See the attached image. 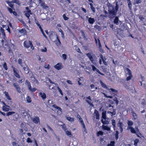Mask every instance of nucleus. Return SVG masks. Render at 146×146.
Instances as JSON below:
<instances>
[{
    "label": "nucleus",
    "mask_w": 146,
    "mask_h": 146,
    "mask_svg": "<svg viewBox=\"0 0 146 146\" xmlns=\"http://www.w3.org/2000/svg\"><path fill=\"white\" fill-rule=\"evenodd\" d=\"M127 123L128 124V127L127 128H128L129 127H132L131 126L133 124V121L131 120H127Z\"/></svg>",
    "instance_id": "obj_24"
},
{
    "label": "nucleus",
    "mask_w": 146,
    "mask_h": 146,
    "mask_svg": "<svg viewBox=\"0 0 146 146\" xmlns=\"http://www.w3.org/2000/svg\"><path fill=\"white\" fill-rule=\"evenodd\" d=\"M90 8H91L92 11H93V13H95V8H94L93 6L91 7Z\"/></svg>",
    "instance_id": "obj_64"
},
{
    "label": "nucleus",
    "mask_w": 146,
    "mask_h": 146,
    "mask_svg": "<svg viewBox=\"0 0 146 146\" xmlns=\"http://www.w3.org/2000/svg\"><path fill=\"white\" fill-rule=\"evenodd\" d=\"M139 140L138 139H136L134 141V145L135 146H137V143L139 142Z\"/></svg>",
    "instance_id": "obj_56"
},
{
    "label": "nucleus",
    "mask_w": 146,
    "mask_h": 146,
    "mask_svg": "<svg viewBox=\"0 0 146 146\" xmlns=\"http://www.w3.org/2000/svg\"><path fill=\"white\" fill-rule=\"evenodd\" d=\"M18 63L20 64L21 67L22 66V65H25V63H22V61L21 59H19L18 61Z\"/></svg>",
    "instance_id": "obj_30"
},
{
    "label": "nucleus",
    "mask_w": 146,
    "mask_h": 146,
    "mask_svg": "<svg viewBox=\"0 0 146 146\" xmlns=\"http://www.w3.org/2000/svg\"><path fill=\"white\" fill-rule=\"evenodd\" d=\"M15 113V112H13V111H9V112H7V113H6V115L7 116H9L10 115H12L13 114H14Z\"/></svg>",
    "instance_id": "obj_41"
},
{
    "label": "nucleus",
    "mask_w": 146,
    "mask_h": 146,
    "mask_svg": "<svg viewBox=\"0 0 146 146\" xmlns=\"http://www.w3.org/2000/svg\"><path fill=\"white\" fill-rule=\"evenodd\" d=\"M141 104L143 106L146 105V98L142 100Z\"/></svg>",
    "instance_id": "obj_32"
},
{
    "label": "nucleus",
    "mask_w": 146,
    "mask_h": 146,
    "mask_svg": "<svg viewBox=\"0 0 146 146\" xmlns=\"http://www.w3.org/2000/svg\"><path fill=\"white\" fill-rule=\"evenodd\" d=\"M30 78L31 80L35 83H37L38 82V80L35 78L33 75L31 76Z\"/></svg>",
    "instance_id": "obj_31"
},
{
    "label": "nucleus",
    "mask_w": 146,
    "mask_h": 146,
    "mask_svg": "<svg viewBox=\"0 0 146 146\" xmlns=\"http://www.w3.org/2000/svg\"><path fill=\"white\" fill-rule=\"evenodd\" d=\"M62 57L64 60H65L67 58L66 55L65 54H63L62 55Z\"/></svg>",
    "instance_id": "obj_59"
},
{
    "label": "nucleus",
    "mask_w": 146,
    "mask_h": 146,
    "mask_svg": "<svg viewBox=\"0 0 146 146\" xmlns=\"http://www.w3.org/2000/svg\"><path fill=\"white\" fill-rule=\"evenodd\" d=\"M98 44L99 47H101V44L100 40L98 38Z\"/></svg>",
    "instance_id": "obj_62"
},
{
    "label": "nucleus",
    "mask_w": 146,
    "mask_h": 146,
    "mask_svg": "<svg viewBox=\"0 0 146 146\" xmlns=\"http://www.w3.org/2000/svg\"><path fill=\"white\" fill-rule=\"evenodd\" d=\"M66 135L68 136H70L72 135L71 132L69 131H66Z\"/></svg>",
    "instance_id": "obj_49"
},
{
    "label": "nucleus",
    "mask_w": 146,
    "mask_h": 146,
    "mask_svg": "<svg viewBox=\"0 0 146 146\" xmlns=\"http://www.w3.org/2000/svg\"><path fill=\"white\" fill-rule=\"evenodd\" d=\"M12 144L13 146H19V145L18 143H16L14 142H13L12 143Z\"/></svg>",
    "instance_id": "obj_58"
},
{
    "label": "nucleus",
    "mask_w": 146,
    "mask_h": 146,
    "mask_svg": "<svg viewBox=\"0 0 146 146\" xmlns=\"http://www.w3.org/2000/svg\"><path fill=\"white\" fill-rule=\"evenodd\" d=\"M75 49L78 52L82 53V52L80 51V50L79 48L78 47H76Z\"/></svg>",
    "instance_id": "obj_54"
},
{
    "label": "nucleus",
    "mask_w": 146,
    "mask_h": 146,
    "mask_svg": "<svg viewBox=\"0 0 146 146\" xmlns=\"http://www.w3.org/2000/svg\"><path fill=\"white\" fill-rule=\"evenodd\" d=\"M26 100L28 103H30L32 102L31 97L29 96H27L26 97Z\"/></svg>",
    "instance_id": "obj_28"
},
{
    "label": "nucleus",
    "mask_w": 146,
    "mask_h": 146,
    "mask_svg": "<svg viewBox=\"0 0 146 146\" xmlns=\"http://www.w3.org/2000/svg\"><path fill=\"white\" fill-rule=\"evenodd\" d=\"M128 6L129 8V9L131 10V9L132 8L131 3L130 0H128Z\"/></svg>",
    "instance_id": "obj_40"
},
{
    "label": "nucleus",
    "mask_w": 146,
    "mask_h": 146,
    "mask_svg": "<svg viewBox=\"0 0 146 146\" xmlns=\"http://www.w3.org/2000/svg\"><path fill=\"white\" fill-rule=\"evenodd\" d=\"M31 10H29L28 11H27L25 13V15L29 19L30 16V14H32L31 13Z\"/></svg>",
    "instance_id": "obj_29"
},
{
    "label": "nucleus",
    "mask_w": 146,
    "mask_h": 146,
    "mask_svg": "<svg viewBox=\"0 0 146 146\" xmlns=\"http://www.w3.org/2000/svg\"><path fill=\"white\" fill-rule=\"evenodd\" d=\"M41 6L42 7L43 9H46L48 8V6L45 3L44 1L39 3Z\"/></svg>",
    "instance_id": "obj_13"
},
{
    "label": "nucleus",
    "mask_w": 146,
    "mask_h": 146,
    "mask_svg": "<svg viewBox=\"0 0 146 146\" xmlns=\"http://www.w3.org/2000/svg\"><path fill=\"white\" fill-rule=\"evenodd\" d=\"M90 87H91V88L93 90L92 91H93L95 90H94V89L95 88V89H96L97 88V87H95V86L93 84H92L90 85Z\"/></svg>",
    "instance_id": "obj_48"
},
{
    "label": "nucleus",
    "mask_w": 146,
    "mask_h": 146,
    "mask_svg": "<svg viewBox=\"0 0 146 146\" xmlns=\"http://www.w3.org/2000/svg\"><path fill=\"white\" fill-rule=\"evenodd\" d=\"M9 107H10L8 105H7L5 106H2L3 110L5 111H8L9 110H11V109L10 110L9 109Z\"/></svg>",
    "instance_id": "obj_12"
},
{
    "label": "nucleus",
    "mask_w": 146,
    "mask_h": 146,
    "mask_svg": "<svg viewBox=\"0 0 146 146\" xmlns=\"http://www.w3.org/2000/svg\"><path fill=\"white\" fill-rule=\"evenodd\" d=\"M86 102L89 104L90 106H93V105L92 103V100L91 99V98L90 96H88L86 98Z\"/></svg>",
    "instance_id": "obj_11"
},
{
    "label": "nucleus",
    "mask_w": 146,
    "mask_h": 146,
    "mask_svg": "<svg viewBox=\"0 0 146 146\" xmlns=\"http://www.w3.org/2000/svg\"><path fill=\"white\" fill-rule=\"evenodd\" d=\"M79 120L82 125L84 126V127H85V124L82 119V118H80V119H79Z\"/></svg>",
    "instance_id": "obj_44"
},
{
    "label": "nucleus",
    "mask_w": 146,
    "mask_h": 146,
    "mask_svg": "<svg viewBox=\"0 0 146 146\" xmlns=\"http://www.w3.org/2000/svg\"><path fill=\"white\" fill-rule=\"evenodd\" d=\"M5 29H6V30L8 31L9 33H10V30L9 27L8 25H5Z\"/></svg>",
    "instance_id": "obj_47"
},
{
    "label": "nucleus",
    "mask_w": 146,
    "mask_h": 146,
    "mask_svg": "<svg viewBox=\"0 0 146 146\" xmlns=\"http://www.w3.org/2000/svg\"><path fill=\"white\" fill-rule=\"evenodd\" d=\"M126 76L127 77L126 80L127 81H128L131 79L132 76L131 75V71L128 68H126Z\"/></svg>",
    "instance_id": "obj_3"
},
{
    "label": "nucleus",
    "mask_w": 146,
    "mask_h": 146,
    "mask_svg": "<svg viewBox=\"0 0 146 146\" xmlns=\"http://www.w3.org/2000/svg\"><path fill=\"white\" fill-rule=\"evenodd\" d=\"M33 121L36 124H38L40 123V119L38 116H35L32 119Z\"/></svg>",
    "instance_id": "obj_10"
},
{
    "label": "nucleus",
    "mask_w": 146,
    "mask_h": 146,
    "mask_svg": "<svg viewBox=\"0 0 146 146\" xmlns=\"http://www.w3.org/2000/svg\"><path fill=\"white\" fill-rule=\"evenodd\" d=\"M95 116H96V119H99V114L98 112L96 110H95L94 113Z\"/></svg>",
    "instance_id": "obj_21"
},
{
    "label": "nucleus",
    "mask_w": 146,
    "mask_h": 146,
    "mask_svg": "<svg viewBox=\"0 0 146 146\" xmlns=\"http://www.w3.org/2000/svg\"><path fill=\"white\" fill-rule=\"evenodd\" d=\"M55 37L56 38V40L58 41V42L57 43V44H58V45H60V44H61V42H60V40L59 39V38H58V36L57 35H56L55 36Z\"/></svg>",
    "instance_id": "obj_43"
},
{
    "label": "nucleus",
    "mask_w": 146,
    "mask_h": 146,
    "mask_svg": "<svg viewBox=\"0 0 146 146\" xmlns=\"http://www.w3.org/2000/svg\"><path fill=\"white\" fill-rule=\"evenodd\" d=\"M21 67L23 68V69L25 74H27L29 73L30 70L26 64H25L24 65H22Z\"/></svg>",
    "instance_id": "obj_4"
},
{
    "label": "nucleus",
    "mask_w": 146,
    "mask_h": 146,
    "mask_svg": "<svg viewBox=\"0 0 146 146\" xmlns=\"http://www.w3.org/2000/svg\"><path fill=\"white\" fill-rule=\"evenodd\" d=\"M113 100L114 102H115V103L117 105L119 103V101L117 100V98H115L113 99Z\"/></svg>",
    "instance_id": "obj_53"
},
{
    "label": "nucleus",
    "mask_w": 146,
    "mask_h": 146,
    "mask_svg": "<svg viewBox=\"0 0 146 146\" xmlns=\"http://www.w3.org/2000/svg\"><path fill=\"white\" fill-rule=\"evenodd\" d=\"M115 142L114 141H111L110 144H108V146H114Z\"/></svg>",
    "instance_id": "obj_46"
},
{
    "label": "nucleus",
    "mask_w": 146,
    "mask_h": 146,
    "mask_svg": "<svg viewBox=\"0 0 146 146\" xmlns=\"http://www.w3.org/2000/svg\"><path fill=\"white\" fill-rule=\"evenodd\" d=\"M120 22H121V21L119 20L118 17H116L114 21V23L118 25Z\"/></svg>",
    "instance_id": "obj_15"
},
{
    "label": "nucleus",
    "mask_w": 146,
    "mask_h": 146,
    "mask_svg": "<svg viewBox=\"0 0 146 146\" xmlns=\"http://www.w3.org/2000/svg\"><path fill=\"white\" fill-rule=\"evenodd\" d=\"M118 134H119V132L118 131H116V133L115 134V139L116 140L118 138Z\"/></svg>",
    "instance_id": "obj_50"
},
{
    "label": "nucleus",
    "mask_w": 146,
    "mask_h": 146,
    "mask_svg": "<svg viewBox=\"0 0 146 146\" xmlns=\"http://www.w3.org/2000/svg\"><path fill=\"white\" fill-rule=\"evenodd\" d=\"M7 9L8 11H9V12L11 13H12L13 11L12 9L11 8H10L9 7H7Z\"/></svg>",
    "instance_id": "obj_57"
},
{
    "label": "nucleus",
    "mask_w": 146,
    "mask_h": 146,
    "mask_svg": "<svg viewBox=\"0 0 146 146\" xmlns=\"http://www.w3.org/2000/svg\"><path fill=\"white\" fill-rule=\"evenodd\" d=\"M103 132L102 131H99L97 133V136H99L100 135H103Z\"/></svg>",
    "instance_id": "obj_38"
},
{
    "label": "nucleus",
    "mask_w": 146,
    "mask_h": 146,
    "mask_svg": "<svg viewBox=\"0 0 146 146\" xmlns=\"http://www.w3.org/2000/svg\"><path fill=\"white\" fill-rule=\"evenodd\" d=\"M24 45L25 47L28 48L30 46H31V45H32L31 42L30 40L29 41H25L24 43Z\"/></svg>",
    "instance_id": "obj_7"
},
{
    "label": "nucleus",
    "mask_w": 146,
    "mask_h": 146,
    "mask_svg": "<svg viewBox=\"0 0 146 146\" xmlns=\"http://www.w3.org/2000/svg\"><path fill=\"white\" fill-rule=\"evenodd\" d=\"M102 122L104 124H109V122L108 120H106V119L103 120L102 119Z\"/></svg>",
    "instance_id": "obj_35"
},
{
    "label": "nucleus",
    "mask_w": 146,
    "mask_h": 146,
    "mask_svg": "<svg viewBox=\"0 0 146 146\" xmlns=\"http://www.w3.org/2000/svg\"><path fill=\"white\" fill-rule=\"evenodd\" d=\"M26 141L28 143H31L32 142V141L31 139L29 137L27 138Z\"/></svg>",
    "instance_id": "obj_51"
},
{
    "label": "nucleus",
    "mask_w": 146,
    "mask_h": 146,
    "mask_svg": "<svg viewBox=\"0 0 146 146\" xmlns=\"http://www.w3.org/2000/svg\"><path fill=\"white\" fill-rule=\"evenodd\" d=\"M4 93L5 94V96H6V98L8 100H11V99L7 92H4Z\"/></svg>",
    "instance_id": "obj_27"
},
{
    "label": "nucleus",
    "mask_w": 146,
    "mask_h": 146,
    "mask_svg": "<svg viewBox=\"0 0 146 146\" xmlns=\"http://www.w3.org/2000/svg\"><path fill=\"white\" fill-rule=\"evenodd\" d=\"M54 68L57 70H60L62 69L61 64L58 63L54 66Z\"/></svg>",
    "instance_id": "obj_14"
},
{
    "label": "nucleus",
    "mask_w": 146,
    "mask_h": 146,
    "mask_svg": "<svg viewBox=\"0 0 146 146\" xmlns=\"http://www.w3.org/2000/svg\"><path fill=\"white\" fill-rule=\"evenodd\" d=\"M86 55L88 57L90 61L92 62L94 60V59L91 54L90 53H88L86 54Z\"/></svg>",
    "instance_id": "obj_17"
},
{
    "label": "nucleus",
    "mask_w": 146,
    "mask_h": 146,
    "mask_svg": "<svg viewBox=\"0 0 146 146\" xmlns=\"http://www.w3.org/2000/svg\"><path fill=\"white\" fill-rule=\"evenodd\" d=\"M21 127L22 128L25 130L26 129L25 123H22L21 125Z\"/></svg>",
    "instance_id": "obj_36"
},
{
    "label": "nucleus",
    "mask_w": 146,
    "mask_h": 146,
    "mask_svg": "<svg viewBox=\"0 0 146 146\" xmlns=\"http://www.w3.org/2000/svg\"><path fill=\"white\" fill-rule=\"evenodd\" d=\"M53 107L54 108L58 110L59 111H60L61 112H62V109L58 106H57L56 105H53Z\"/></svg>",
    "instance_id": "obj_34"
},
{
    "label": "nucleus",
    "mask_w": 146,
    "mask_h": 146,
    "mask_svg": "<svg viewBox=\"0 0 146 146\" xmlns=\"http://www.w3.org/2000/svg\"><path fill=\"white\" fill-rule=\"evenodd\" d=\"M127 129H130L131 132L133 133H136V131L135 129L132 127H129L127 128Z\"/></svg>",
    "instance_id": "obj_18"
},
{
    "label": "nucleus",
    "mask_w": 146,
    "mask_h": 146,
    "mask_svg": "<svg viewBox=\"0 0 146 146\" xmlns=\"http://www.w3.org/2000/svg\"><path fill=\"white\" fill-rule=\"evenodd\" d=\"M109 108H111L109 110V111H108L107 113V114L108 115H110L112 117L116 114L115 110L113 109V106L110 105H109Z\"/></svg>",
    "instance_id": "obj_2"
},
{
    "label": "nucleus",
    "mask_w": 146,
    "mask_h": 146,
    "mask_svg": "<svg viewBox=\"0 0 146 146\" xmlns=\"http://www.w3.org/2000/svg\"><path fill=\"white\" fill-rule=\"evenodd\" d=\"M48 81L51 83L54 84L55 86L57 87L59 91H62L61 89L58 86V84H55L54 82H52L50 79H48Z\"/></svg>",
    "instance_id": "obj_16"
},
{
    "label": "nucleus",
    "mask_w": 146,
    "mask_h": 146,
    "mask_svg": "<svg viewBox=\"0 0 146 146\" xmlns=\"http://www.w3.org/2000/svg\"><path fill=\"white\" fill-rule=\"evenodd\" d=\"M91 66L92 67V69L93 71H96L98 70L97 68H96L95 66H94L93 65H91Z\"/></svg>",
    "instance_id": "obj_45"
},
{
    "label": "nucleus",
    "mask_w": 146,
    "mask_h": 146,
    "mask_svg": "<svg viewBox=\"0 0 146 146\" xmlns=\"http://www.w3.org/2000/svg\"><path fill=\"white\" fill-rule=\"evenodd\" d=\"M81 32L82 33V36L84 38H85V34L84 32H83V31H81Z\"/></svg>",
    "instance_id": "obj_63"
},
{
    "label": "nucleus",
    "mask_w": 146,
    "mask_h": 146,
    "mask_svg": "<svg viewBox=\"0 0 146 146\" xmlns=\"http://www.w3.org/2000/svg\"><path fill=\"white\" fill-rule=\"evenodd\" d=\"M11 68L13 69L14 75L17 78H19L20 76L18 73L19 72L18 70L13 66H11Z\"/></svg>",
    "instance_id": "obj_5"
},
{
    "label": "nucleus",
    "mask_w": 146,
    "mask_h": 146,
    "mask_svg": "<svg viewBox=\"0 0 146 146\" xmlns=\"http://www.w3.org/2000/svg\"><path fill=\"white\" fill-rule=\"evenodd\" d=\"M0 30H1V33L2 34L4 38H5L4 37L5 36V32L4 31V30L2 28H1V29H0Z\"/></svg>",
    "instance_id": "obj_37"
},
{
    "label": "nucleus",
    "mask_w": 146,
    "mask_h": 146,
    "mask_svg": "<svg viewBox=\"0 0 146 146\" xmlns=\"http://www.w3.org/2000/svg\"><path fill=\"white\" fill-rule=\"evenodd\" d=\"M58 30L61 33V35H62V37H63L64 36V34L63 33V31L61 30V29H60V28L58 29Z\"/></svg>",
    "instance_id": "obj_55"
},
{
    "label": "nucleus",
    "mask_w": 146,
    "mask_h": 146,
    "mask_svg": "<svg viewBox=\"0 0 146 146\" xmlns=\"http://www.w3.org/2000/svg\"><path fill=\"white\" fill-rule=\"evenodd\" d=\"M25 79L23 77L22 78H21V80H19V83H22L23 82H24V81H25Z\"/></svg>",
    "instance_id": "obj_52"
},
{
    "label": "nucleus",
    "mask_w": 146,
    "mask_h": 146,
    "mask_svg": "<svg viewBox=\"0 0 146 146\" xmlns=\"http://www.w3.org/2000/svg\"><path fill=\"white\" fill-rule=\"evenodd\" d=\"M25 84L28 86L29 90H31V84L27 80H26Z\"/></svg>",
    "instance_id": "obj_20"
},
{
    "label": "nucleus",
    "mask_w": 146,
    "mask_h": 146,
    "mask_svg": "<svg viewBox=\"0 0 146 146\" xmlns=\"http://www.w3.org/2000/svg\"><path fill=\"white\" fill-rule=\"evenodd\" d=\"M48 14L47 13H42L40 15V17L41 19L43 20L46 19L47 18V16Z\"/></svg>",
    "instance_id": "obj_9"
},
{
    "label": "nucleus",
    "mask_w": 146,
    "mask_h": 146,
    "mask_svg": "<svg viewBox=\"0 0 146 146\" xmlns=\"http://www.w3.org/2000/svg\"><path fill=\"white\" fill-rule=\"evenodd\" d=\"M63 17L64 19L65 20H67L68 19V17H66V15L65 14L63 15Z\"/></svg>",
    "instance_id": "obj_60"
},
{
    "label": "nucleus",
    "mask_w": 146,
    "mask_h": 146,
    "mask_svg": "<svg viewBox=\"0 0 146 146\" xmlns=\"http://www.w3.org/2000/svg\"><path fill=\"white\" fill-rule=\"evenodd\" d=\"M100 83L102 87L105 88L107 89V90H110L111 91H117V90H116L113 88H109V87H107L106 85L103 83V82L101 80L100 81Z\"/></svg>",
    "instance_id": "obj_6"
},
{
    "label": "nucleus",
    "mask_w": 146,
    "mask_h": 146,
    "mask_svg": "<svg viewBox=\"0 0 146 146\" xmlns=\"http://www.w3.org/2000/svg\"><path fill=\"white\" fill-rule=\"evenodd\" d=\"M66 118L67 120L71 122H73L74 121V118L70 117H67Z\"/></svg>",
    "instance_id": "obj_33"
},
{
    "label": "nucleus",
    "mask_w": 146,
    "mask_h": 146,
    "mask_svg": "<svg viewBox=\"0 0 146 146\" xmlns=\"http://www.w3.org/2000/svg\"><path fill=\"white\" fill-rule=\"evenodd\" d=\"M88 21L89 23L91 24H93L95 21L94 19L91 17H90L88 19Z\"/></svg>",
    "instance_id": "obj_22"
},
{
    "label": "nucleus",
    "mask_w": 146,
    "mask_h": 146,
    "mask_svg": "<svg viewBox=\"0 0 146 146\" xmlns=\"http://www.w3.org/2000/svg\"><path fill=\"white\" fill-rule=\"evenodd\" d=\"M117 126L119 128L121 132H122L123 130V127L124 125L122 122H121L120 120L119 121L117 124Z\"/></svg>",
    "instance_id": "obj_8"
},
{
    "label": "nucleus",
    "mask_w": 146,
    "mask_h": 146,
    "mask_svg": "<svg viewBox=\"0 0 146 146\" xmlns=\"http://www.w3.org/2000/svg\"><path fill=\"white\" fill-rule=\"evenodd\" d=\"M131 113H132V116L133 117V119H135L137 118V115L133 111H132Z\"/></svg>",
    "instance_id": "obj_25"
},
{
    "label": "nucleus",
    "mask_w": 146,
    "mask_h": 146,
    "mask_svg": "<svg viewBox=\"0 0 146 146\" xmlns=\"http://www.w3.org/2000/svg\"><path fill=\"white\" fill-rule=\"evenodd\" d=\"M39 94L40 96L42 98L43 100H44L46 98V94L44 93L43 92H40V93Z\"/></svg>",
    "instance_id": "obj_19"
},
{
    "label": "nucleus",
    "mask_w": 146,
    "mask_h": 146,
    "mask_svg": "<svg viewBox=\"0 0 146 146\" xmlns=\"http://www.w3.org/2000/svg\"><path fill=\"white\" fill-rule=\"evenodd\" d=\"M3 67L5 70H7V67L6 62H4L3 63Z\"/></svg>",
    "instance_id": "obj_42"
},
{
    "label": "nucleus",
    "mask_w": 146,
    "mask_h": 146,
    "mask_svg": "<svg viewBox=\"0 0 146 146\" xmlns=\"http://www.w3.org/2000/svg\"><path fill=\"white\" fill-rule=\"evenodd\" d=\"M41 51L42 52H46L47 51L46 48L45 47L44 49H41Z\"/></svg>",
    "instance_id": "obj_61"
},
{
    "label": "nucleus",
    "mask_w": 146,
    "mask_h": 146,
    "mask_svg": "<svg viewBox=\"0 0 146 146\" xmlns=\"http://www.w3.org/2000/svg\"><path fill=\"white\" fill-rule=\"evenodd\" d=\"M117 2L115 3V8L111 5L110 3L108 2L107 6L108 7V11L109 12V17L110 19H113L115 17L119 9V5Z\"/></svg>",
    "instance_id": "obj_1"
},
{
    "label": "nucleus",
    "mask_w": 146,
    "mask_h": 146,
    "mask_svg": "<svg viewBox=\"0 0 146 146\" xmlns=\"http://www.w3.org/2000/svg\"><path fill=\"white\" fill-rule=\"evenodd\" d=\"M102 119H103L104 120L106 119V113L103 112L102 113Z\"/></svg>",
    "instance_id": "obj_39"
},
{
    "label": "nucleus",
    "mask_w": 146,
    "mask_h": 146,
    "mask_svg": "<svg viewBox=\"0 0 146 146\" xmlns=\"http://www.w3.org/2000/svg\"><path fill=\"white\" fill-rule=\"evenodd\" d=\"M13 85L14 87L17 89V91H18L20 90V88L18 84L17 83H15L13 84Z\"/></svg>",
    "instance_id": "obj_26"
},
{
    "label": "nucleus",
    "mask_w": 146,
    "mask_h": 146,
    "mask_svg": "<svg viewBox=\"0 0 146 146\" xmlns=\"http://www.w3.org/2000/svg\"><path fill=\"white\" fill-rule=\"evenodd\" d=\"M102 128L103 129L105 130L109 131L110 130V128L108 127V126L103 125L102 126Z\"/></svg>",
    "instance_id": "obj_23"
}]
</instances>
